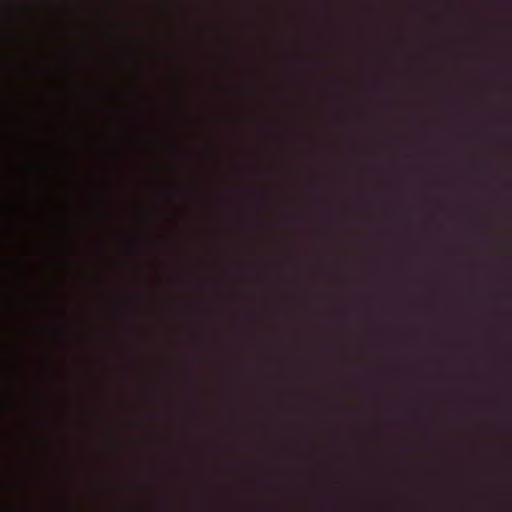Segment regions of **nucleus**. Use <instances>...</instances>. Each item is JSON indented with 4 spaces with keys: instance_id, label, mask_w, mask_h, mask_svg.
Segmentation results:
<instances>
[{
    "instance_id": "nucleus-1",
    "label": "nucleus",
    "mask_w": 512,
    "mask_h": 512,
    "mask_svg": "<svg viewBox=\"0 0 512 512\" xmlns=\"http://www.w3.org/2000/svg\"><path fill=\"white\" fill-rule=\"evenodd\" d=\"M187 300H186V325H187V366L190 365V345L192 341V254L187 250ZM192 374L187 367V512H192V444H191V425H192V394L190 390V381Z\"/></svg>"
},
{
    "instance_id": "nucleus-2",
    "label": "nucleus",
    "mask_w": 512,
    "mask_h": 512,
    "mask_svg": "<svg viewBox=\"0 0 512 512\" xmlns=\"http://www.w3.org/2000/svg\"><path fill=\"white\" fill-rule=\"evenodd\" d=\"M213 29L215 33V37L217 40V43L225 48L226 56L225 58H219L217 60V82L215 84V93L217 97V107H218V113L216 117L217 125L223 128L227 122L228 117L226 114V106L224 102V96L227 95V93L231 90V86L224 84L221 80V76L224 74V72L228 71L229 68V62L231 56H232V46L230 39L225 31V27L223 23L220 20H217L213 23Z\"/></svg>"
},
{
    "instance_id": "nucleus-3",
    "label": "nucleus",
    "mask_w": 512,
    "mask_h": 512,
    "mask_svg": "<svg viewBox=\"0 0 512 512\" xmlns=\"http://www.w3.org/2000/svg\"><path fill=\"white\" fill-rule=\"evenodd\" d=\"M229 472L225 469L216 471L213 479L214 512H226Z\"/></svg>"
},
{
    "instance_id": "nucleus-4",
    "label": "nucleus",
    "mask_w": 512,
    "mask_h": 512,
    "mask_svg": "<svg viewBox=\"0 0 512 512\" xmlns=\"http://www.w3.org/2000/svg\"><path fill=\"white\" fill-rule=\"evenodd\" d=\"M198 407H194V512H198Z\"/></svg>"
},
{
    "instance_id": "nucleus-5",
    "label": "nucleus",
    "mask_w": 512,
    "mask_h": 512,
    "mask_svg": "<svg viewBox=\"0 0 512 512\" xmlns=\"http://www.w3.org/2000/svg\"><path fill=\"white\" fill-rule=\"evenodd\" d=\"M231 195H232V193H231L230 189H227V188L220 189L218 191V193H217V196H216L217 206L218 207H222L223 203H224V200H227L228 198H230Z\"/></svg>"
},
{
    "instance_id": "nucleus-6",
    "label": "nucleus",
    "mask_w": 512,
    "mask_h": 512,
    "mask_svg": "<svg viewBox=\"0 0 512 512\" xmlns=\"http://www.w3.org/2000/svg\"><path fill=\"white\" fill-rule=\"evenodd\" d=\"M212 156L216 162L217 169L220 170V167L222 165V160H223V154H222L221 148L220 147L214 148L212 151Z\"/></svg>"
},
{
    "instance_id": "nucleus-7",
    "label": "nucleus",
    "mask_w": 512,
    "mask_h": 512,
    "mask_svg": "<svg viewBox=\"0 0 512 512\" xmlns=\"http://www.w3.org/2000/svg\"><path fill=\"white\" fill-rule=\"evenodd\" d=\"M216 328H217V335H216V337H215V339H214V345H215L217 348H222V347L224 346V344H225V343H224L223 339H222V338L219 336V334H218L219 329H220V327H219V324H218V323H217Z\"/></svg>"
},
{
    "instance_id": "nucleus-8",
    "label": "nucleus",
    "mask_w": 512,
    "mask_h": 512,
    "mask_svg": "<svg viewBox=\"0 0 512 512\" xmlns=\"http://www.w3.org/2000/svg\"><path fill=\"white\" fill-rule=\"evenodd\" d=\"M215 286H216V289H217L218 293L222 292V283H221L220 280L216 281Z\"/></svg>"
},
{
    "instance_id": "nucleus-9",
    "label": "nucleus",
    "mask_w": 512,
    "mask_h": 512,
    "mask_svg": "<svg viewBox=\"0 0 512 512\" xmlns=\"http://www.w3.org/2000/svg\"><path fill=\"white\" fill-rule=\"evenodd\" d=\"M214 2L216 3L217 7L220 9V8H222L224 0H214Z\"/></svg>"
},
{
    "instance_id": "nucleus-10",
    "label": "nucleus",
    "mask_w": 512,
    "mask_h": 512,
    "mask_svg": "<svg viewBox=\"0 0 512 512\" xmlns=\"http://www.w3.org/2000/svg\"><path fill=\"white\" fill-rule=\"evenodd\" d=\"M216 449H217V450H216L217 452L225 451V450L223 449V446H222V445H220L219 443H217V444H216Z\"/></svg>"
}]
</instances>
